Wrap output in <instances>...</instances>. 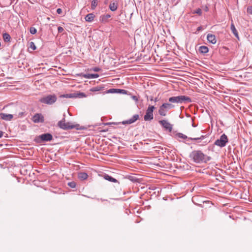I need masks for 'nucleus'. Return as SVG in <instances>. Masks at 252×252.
Listing matches in <instances>:
<instances>
[{"label": "nucleus", "instance_id": "obj_1", "mask_svg": "<svg viewBox=\"0 0 252 252\" xmlns=\"http://www.w3.org/2000/svg\"><path fill=\"white\" fill-rule=\"evenodd\" d=\"M191 159L196 163H206L211 160V158L204 155L200 150L192 151L189 156Z\"/></svg>", "mask_w": 252, "mask_h": 252}, {"label": "nucleus", "instance_id": "obj_2", "mask_svg": "<svg viewBox=\"0 0 252 252\" xmlns=\"http://www.w3.org/2000/svg\"><path fill=\"white\" fill-rule=\"evenodd\" d=\"M57 100V96L55 94H53L43 96L39 99V101L45 104L52 105L54 104Z\"/></svg>", "mask_w": 252, "mask_h": 252}, {"label": "nucleus", "instance_id": "obj_3", "mask_svg": "<svg viewBox=\"0 0 252 252\" xmlns=\"http://www.w3.org/2000/svg\"><path fill=\"white\" fill-rule=\"evenodd\" d=\"M169 101L171 103H182L183 102L190 103L191 102V99L187 96L179 95L170 97Z\"/></svg>", "mask_w": 252, "mask_h": 252}, {"label": "nucleus", "instance_id": "obj_4", "mask_svg": "<svg viewBox=\"0 0 252 252\" xmlns=\"http://www.w3.org/2000/svg\"><path fill=\"white\" fill-rule=\"evenodd\" d=\"M53 139V136L49 133L42 134L36 136L34 139V141L37 143H41L42 142L50 141Z\"/></svg>", "mask_w": 252, "mask_h": 252}, {"label": "nucleus", "instance_id": "obj_5", "mask_svg": "<svg viewBox=\"0 0 252 252\" xmlns=\"http://www.w3.org/2000/svg\"><path fill=\"white\" fill-rule=\"evenodd\" d=\"M228 142V139L227 136L225 134L223 133L220 136L219 139H218L215 141L214 144L220 148H222L225 147Z\"/></svg>", "mask_w": 252, "mask_h": 252}, {"label": "nucleus", "instance_id": "obj_6", "mask_svg": "<svg viewBox=\"0 0 252 252\" xmlns=\"http://www.w3.org/2000/svg\"><path fill=\"white\" fill-rule=\"evenodd\" d=\"M155 109V107L154 106H149L144 116V119L145 121H151L154 119L153 111Z\"/></svg>", "mask_w": 252, "mask_h": 252}, {"label": "nucleus", "instance_id": "obj_7", "mask_svg": "<svg viewBox=\"0 0 252 252\" xmlns=\"http://www.w3.org/2000/svg\"><path fill=\"white\" fill-rule=\"evenodd\" d=\"M9 107L10 108V110H9L10 112L11 113H13L14 116L15 117V118H22L26 115V113L25 111H22L18 113H17L16 112V109L17 108V107L13 105H8L6 106V107H4L3 108V109H4L6 108Z\"/></svg>", "mask_w": 252, "mask_h": 252}, {"label": "nucleus", "instance_id": "obj_8", "mask_svg": "<svg viewBox=\"0 0 252 252\" xmlns=\"http://www.w3.org/2000/svg\"><path fill=\"white\" fill-rule=\"evenodd\" d=\"M58 126L64 130L70 129L75 127V126L72 125L71 123H65L64 118H63V120H61L58 122Z\"/></svg>", "mask_w": 252, "mask_h": 252}, {"label": "nucleus", "instance_id": "obj_9", "mask_svg": "<svg viewBox=\"0 0 252 252\" xmlns=\"http://www.w3.org/2000/svg\"><path fill=\"white\" fill-rule=\"evenodd\" d=\"M175 136L178 138H182L184 139H188V140H202L205 138V135H201L200 137L197 138H188L187 135L182 133H177L176 134Z\"/></svg>", "mask_w": 252, "mask_h": 252}, {"label": "nucleus", "instance_id": "obj_10", "mask_svg": "<svg viewBox=\"0 0 252 252\" xmlns=\"http://www.w3.org/2000/svg\"><path fill=\"white\" fill-rule=\"evenodd\" d=\"M34 123H43L44 122V116L41 113L35 114L32 119Z\"/></svg>", "mask_w": 252, "mask_h": 252}, {"label": "nucleus", "instance_id": "obj_11", "mask_svg": "<svg viewBox=\"0 0 252 252\" xmlns=\"http://www.w3.org/2000/svg\"><path fill=\"white\" fill-rule=\"evenodd\" d=\"M159 123L166 130L171 132L173 128V126L167 120H163L159 121Z\"/></svg>", "mask_w": 252, "mask_h": 252}, {"label": "nucleus", "instance_id": "obj_12", "mask_svg": "<svg viewBox=\"0 0 252 252\" xmlns=\"http://www.w3.org/2000/svg\"><path fill=\"white\" fill-rule=\"evenodd\" d=\"M139 119V116L138 114H135L132 116V118L129 119L127 120L124 121L122 122V124L124 125L126 124H131L136 122L137 120Z\"/></svg>", "mask_w": 252, "mask_h": 252}, {"label": "nucleus", "instance_id": "obj_13", "mask_svg": "<svg viewBox=\"0 0 252 252\" xmlns=\"http://www.w3.org/2000/svg\"><path fill=\"white\" fill-rule=\"evenodd\" d=\"M14 117V115L12 114H8L4 113H0V119L6 121H11Z\"/></svg>", "mask_w": 252, "mask_h": 252}, {"label": "nucleus", "instance_id": "obj_14", "mask_svg": "<svg viewBox=\"0 0 252 252\" xmlns=\"http://www.w3.org/2000/svg\"><path fill=\"white\" fill-rule=\"evenodd\" d=\"M207 39L208 41L213 44H215L217 42V39L214 34L208 33L207 36Z\"/></svg>", "mask_w": 252, "mask_h": 252}, {"label": "nucleus", "instance_id": "obj_15", "mask_svg": "<svg viewBox=\"0 0 252 252\" xmlns=\"http://www.w3.org/2000/svg\"><path fill=\"white\" fill-rule=\"evenodd\" d=\"M111 17V15L110 14H106V15H102L99 17V21L102 23L105 24L109 22V18Z\"/></svg>", "mask_w": 252, "mask_h": 252}, {"label": "nucleus", "instance_id": "obj_16", "mask_svg": "<svg viewBox=\"0 0 252 252\" xmlns=\"http://www.w3.org/2000/svg\"><path fill=\"white\" fill-rule=\"evenodd\" d=\"M108 92L110 93H121L123 94H126L127 91L123 89H111L108 90Z\"/></svg>", "mask_w": 252, "mask_h": 252}, {"label": "nucleus", "instance_id": "obj_17", "mask_svg": "<svg viewBox=\"0 0 252 252\" xmlns=\"http://www.w3.org/2000/svg\"><path fill=\"white\" fill-rule=\"evenodd\" d=\"M230 29L232 32V33H233V34L235 35V36L237 38L239 39L238 33L237 31V30L234 26V24H233V22H232L231 24Z\"/></svg>", "mask_w": 252, "mask_h": 252}, {"label": "nucleus", "instance_id": "obj_18", "mask_svg": "<svg viewBox=\"0 0 252 252\" xmlns=\"http://www.w3.org/2000/svg\"><path fill=\"white\" fill-rule=\"evenodd\" d=\"M118 4L117 1L111 2L109 4V8L112 11H116L118 8Z\"/></svg>", "mask_w": 252, "mask_h": 252}, {"label": "nucleus", "instance_id": "obj_19", "mask_svg": "<svg viewBox=\"0 0 252 252\" xmlns=\"http://www.w3.org/2000/svg\"><path fill=\"white\" fill-rule=\"evenodd\" d=\"M94 17L95 16L93 13H89L86 16L85 19L86 21L91 22L94 20Z\"/></svg>", "mask_w": 252, "mask_h": 252}, {"label": "nucleus", "instance_id": "obj_20", "mask_svg": "<svg viewBox=\"0 0 252 252\" xmlns=\"http://www.w3.org/2000/svg\"><path fill=\"white\" fill-rule=\"evenodd\" d=\"M104 178L105 180H108V181H109L110 182H114V183L118 182V181L116 179L113 178L112 177L109 176L108 174L104 175Z\"/></svg>", "mask_w": 252, "mask_h": 252}, {"label": "nucleus", "instance_id": "obj_21", "mask_svg": "<svg viewBox=\"0 0 252 252\" xmlns=\"http://www.w3.org/2000/svg\"><path fill=\"white\" fill-rule=\"evenodd\" d=\"M78 178L79 179L84 180L87 179L88 175L85 172H80L78 174Z\"/></svg>", "mask_w": 252, "mask_h": 252}, {"label": "nucleus", "instance_id": "obj_22", "mask_svg": "<svg viewBox=\"0 0 252 252\" xmlns=\"http://www.w3.org/2000/svg\"><path fill=\"white\" fill-rule=\"evenodd\" d=\"M199 51L201 53L205 54L208 52L209 50L207 47L201 46L199 47Z\"/></svg>", "mask_w": 252, "mask_h": 252}, {"label": "nucleus", "instance_id": "obj_23", "mask_svg": "<svg viewBox=\"0 0 252 252\" xmlns=\"http://www.w3.org/2000/svg\"><path fill=\"white\" fill-rule=\"evenodd\" d=\"M161 106H162V107L164 108L165 109H170L174 107V106L173 105H172L170 103H164L162 104Z\"/></svg>", "mask_w": 252, "mask_h": 252}, {"label": "nucleus", "instance_id": "obj_24", "mask_svg": "<svg viewBox=\"0 0 252 252\" xmlns=\"http://www.w3.org/2000/svg\"><path fill=\"white\" fill-rule=\"evenodd\" d=\"M3 39L5 42H9L10 40L11 37L8 33L3 34Z\"/></svg>", "mask_w": 252, "mask_h": 252}, {"label": "nucleus", "instance_id": "obj_25", "mask_svg": "<svg viewBox=\"0 0 252 252\" xmlns=\"http://www.w3.org/2000/svg\"><path fill=\"white\" fill-rule=\"evenodd\" d=\"M158 113L159 114L162 116H165L166 115V111L164 108L162 107V106L159 107Z\"/></svg>", "mask_w": 252, "mask_h": 252}, {"label": "nucleus", "instance_id": "obj_26", "mask_svg": "<svg viewBox=\"0 0 252 252\" xmlns=\"http://www.w3.org/2000/svg\"><path fill=\"white\" fill-rule=\"evenodd\" d=\"M60 97L63 98H73L75 97V94H62L60 96Z\"/></svg>", "mask_w": 252, "mask_h": 252}, {"label": "nucleus", "instance_id": "obj_27", "mask_svg": "<svg viewBox=\"0 0 252 252\" xmlns=\"http://www.w3.org/2000/svg\"><path fill=\"white\" fill-rule=\"evenodd\" d=\"M97 5V0H92L91 2V7L92 9H94Z\"/></svg>", "mask_w": 252, "mask_h": 252}, {"label": "nucleus", "instance_id": "obj_28", "mask_svg": "<svg viewBox=\"0 0 252 252\" xmlns=\"http://www.w3.org/2000/svg\"><path fill=\"white\" fill-rule=\"evenodd\" d=\"M79 75L80 76L83 77H84L85 78L91 79V76H90L91 74H89V73H88V74H84V73H82L79 74Z\"/></svg>", "mask_w": 252, "mask_h": 252}, {"label": "nucleus", "instance_id": "obj_29", "mask_svg": "<svg viewBox=\"0 0 252 252\" xmlns=\"http://www.w3.org/2000/svg\"><path fill=\"white\" fill-rule=\"evenodd\" d=\"M30 32L32 34H34L36 33L37 30L34 27H31L30 29Z\"/></svg>", "mask_w": 252, "mask_h": 252}, {"label": "nucleus", "instance_id": "obj_30", "mask_svg": "<svg viewBox=\"0 0 252 252\" xmlns=\"http://www.w3.org/2000/svg\"><path fill=\"white\" fill-rule=\"evenodd\" d=\"M68 186L71 188H75L76 187V183L74 182H70L68 183Z\"/></svg>", "mask_w": 252, "mask_h": 252}, {"label": "nucleus", "instance_id": "obj_31", "mask_svg": "<svg viewBox=\"0 0 252 252\" xmlns=\"http://www.w3.org/2000/svg\"><path fill=\"white\" fill-rule=\"evenodd\" d=\"M30 47L32 49V50H35L36 48V46L33 42H31L30 43Z\"/></svg>", "mask_w": 252, "mask_h": 252}, {"label": "nucleus", "instance_id": "obj_32", "mask_svg": "<svg viewBox=\"0 0 252 252\" xmlns=\"http://www.w3.org/2000/svg\"><path fill=\"white\" fill-rule=\"evenodd\" d=\"M193 13L197 14L199 15H201L202 14V10L200 8H198L193 12Z\"/></svg>", "mask_w": 252, "mask_h": 252}, {"label": "nucleus", "instance_id": "obj_33", "mask_svg": "<svg viewBox=\"0 0 252 252\" xmlns=\"http://www.w3.org/2000/svg\"><path fill=\"white\" fill-rule=\"evenodd\" d=\"M100 90V87H95L92 88L91 89V91L92 92H97Z\"/></svg>", "mask_w": 252, "mask_h": 252}, {"label": "nucleus", "instance_id": "obj_34", "mask_svg": "<svg viewBox=\"0 0 252 252\" xmlns=\"http://www.w3.org/2000/svg\"><path fill=\"white\" fill-rule=\"evenodd\" d=\"M91 78H97L99 77V75L98 74H91Z\"/></svg>", "mask_w": 252, "mask_h": 252}, {"label": "nucleus", "instance_id": "obj_35", "mask_svg": "<svg viewBox=\"0 0 252 252\" xmlns=\"http://www.w3.org/2000/svg\"><path fill=\"white\" fill-rule=\"evenodd\" d=\"M247 12L249 14H252V6H250L248 7L247 8Z\"/></svg>", "mask_w": 252, "mask_h": 252}, {"label": "nucleus", "instance_id": "obj_36", "mask_svg": "<svg viewBox=\"0 0 252 252\" xmlns=\"http://www.w3.org/2000/svg\"><path fill=\"white\" fill-rule=\"evenodd\" d=\"M91 70H93L95 72H98L100 70V68L98 67H95L91 69Z\"/></svg>", "mask_w": 252, "mask_h": 252}, {"label": "nucleus", "instance_id": "obj_37", "mask_svg": "<svg viewBox=\"0 0 252 252\" xmlns=\"http://www.w3.org/2000/svg\"><path fill=\"white\" fill-rule=\"evenodd\" d=\"M64 31V29L63 27H58V32L59 33H61L63 31Z\"/></svg>", "mask_w": 252, "mask_h": 252}, {"label": "nucleus", "instance_id": "obj_38", "mask_svg": "<svg viewBox=\"0 0 252 252\" xmlns=\"http://www.w3.org/2000/svg\"><path fill=\"white\" fill-rule=\"evenodd\" d=\"M202 30V27L201 26L198 27L197 29L196 32H195V33H198Z\"/></svg>", "mask_w": 252, "mask_h": 252}, {"label": "nucleus", "instance_id": "obj_39", "mask_svg": "<svg viewBox=\"0 0 252 252\" xmlns=\"http://www.w3.org/2000/svg\"><path fill=\"white\" fill-rule=\"evenodd\" d=\"M57 12L59 14H61L62 13V9L61 8H58L57 9Z\"/></svg>", "mask_w": 252, "mask_h": 252}, {"label": "nucleus", "instance_id": "obj_40", "mask_svg": "<svg viewBox=\"0 0 252 252\" xmlns=\"http://www.w3.org/2000/svg\"><path fill=\"white\" fill-rule=\"evenodd\" d=\"M129 178V179H130L131 181H133V182H135V181H136V179H135V178H134V177H133L130 176Z\"/></svg>", "mask_w": 252, "mask_h": 252}, {"label": "nucleus", "instance_id": "obj_41", "mask_svg": "<svg viewBox=\"0 0 252 252\" xmlns=\"http://www.w3.org/2000/svg\"><path fill=\"white\" fill-rule=\"evenodd\" d=\"M150 100L151 101L154 100L155 102H157L158 101V99L157 97L155 98V99H153V97H151V98H150Z\"/></svg>", "mask_w": 252, "mask_h": 252}, {"label": "nucleus", "instance_id": "obj_42", "mask_svg": "<svg viewBox=\"0 0 252 252\" xmlns=\"http://www.w3.org/2000/svg\"><path fill=\"white\" fill-rule=\"evenodd\" d=\"M132 98L135 101H138V98L136 96H135V95L132 96Z\"/></svg>", "mask_w": 252, "mask_h": 252}, {"label": "nucleus", "instance_id": "obj_43", "mask_svg": "<svg viewBox=\"0 0 252 252\" xmlns=\"http://www.w3.org/2000/svg\"><path fill=\"white\" fill-rule=\"evenodd\" d=\"M3 135V132L0 130V138H1Z\"/></svg>", "mask_w": 252, "mask_h": 252}, {"label": "nucleus", "instance_id": "obj_44", "mask_svg": "<svg viewBox=\"0 0 252 252\" xmlns=\"http://www.w3.org/2000/svg\"><path fill=\"white\" fill-rule=\"evenodd\" d=\"M192 126H193V127H195V126H195V125H194V124H192Z\"/></svg>", "mask_w": 252, "mask_h": 252}]
</instances>
